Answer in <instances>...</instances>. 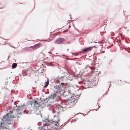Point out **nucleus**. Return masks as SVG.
<instances>
[{
    "label": "nucleus",
    "mask_w": 130,
    "mask_h": 130,
    "mask_svg": "<svg viewBox=\"0 0 130 130\" xmlns=\"http://www.w3.org/2000/svg\"><path fill=\"white\" fill-rule=\"evenodd\" d=\"M63 94L64 95L66 96L69 95H70L71 94V93L70 92V91L66 89L65 91L64 92Z\"/></svg>",
    "instance_id": "obj_9"
},
{
    "label": "nucleus",
    "mask_w": 130,
    "mask_h": 130,
    "mask_svg": "<svg viewBox=\"0 0 130 130\" xmlns=\"http://www.w3.org/2000/svg\"><path fill=\"white\" fill-rule=\"evenodd\" d=\"M59 120V117L57 116L50 121H48L46 123L44 122L43 123L44 125L43 126L42 130H49L50 128H57L59 126L58 122Z\"/></svg>",
    "instance_id": "obj_1"
},
{
    "label": "nucleus",
    "mask_w": 130,
    "mask_h": 130,
    "mask_svg": "<svg viewBox=\"0 0 130 130\" xmlns=\"http://www.w3.org/2000/svg\"><path fill=\"white\" fill-rule=\"evenodd\" d=\"M97 43V42H95V43Z\"/></svg>",
    "instance_id": "obj_22"
},
{
    "label": "nucleus",
    "mask_w": 130,
    "mask_h": 130,
    "mask_svg": "<svg viewBox=\"0 0 130 130\" xmlns=\"http://www.w3.org/2000/svg\"><path fill=\"white\" fill-rule=\"evenodd\" d=\"M64 40L65 39L64 38H59L54 41V43L56 44H60L63 43Z\"/></svg>",
    "instance_id": "obj_5"
},
{
    "label": "nucleus",
    "mask_w": 130,
    "mask_h": 130,
    "mask_svg": "<svg viewBox=\"0 0 130 130\" xmlns=\"http://www.w3.org/2000/svg\"><path fill=\"white\" fill-rule=\"evenodd\" d=\"M17 66V64L16 63H13L12 65V67L13 68H15Z\"/></svg>",
    "instance_id": "obj_13"
},
{
    "label": "nucleus",
    "mask_w": 130,
    "mask_h": 130,
    "mask_svg": "<svg viewBox=\"0 0 130 130\" xmlns=\"http://www.w3.org/2000/svg\"><path fill=\"white\" fill-rule=\"evenodd\" d=\"M68 73L69 74H67L68 75H67L66 76H67L68 77H69V76H70V75H69V73L68 72Z\"/></svg>",
    "instance_id": "obj_15"
},
{
    "label": "nucleus",
    "mask_w": 130,
    "mask_h": 130,
    "mask_svg": "<svg viewBox=\"0 0 130 130\" xmlns=\"http://www.w3.org/2000/svg\"><path fill=\"white\" fill-rule=\"evenodd\" d=\"M129 52V53H130V51H129V52Z\"/></svg>",
    "instance_id": "obj_21"
},
{
    "label": "nucleus",
    "mask_w": 130,
    "mask_h": 130,
    "mask_svg": "<svg viewBox=\"0 0 130 130\" xmlns=\"http://www.w3.org/2000/svg\"><path fill=\"white\" fill-rule=\"evenodd\" d=\"M0 130H1L0 129Z\"/></svg>",
    "instance_id": "obj_23"
},
{
    "label": "nucleus",
    "mask_w": 130,
    "mask_h": 130,
    "mask_svg": "<svg viewBox=\"0 0 130 130\" xmlns=\"http://www.w3.org/2000/svg\"><path fill=\"white\" fill-rule=\"evenodd\" d=\"M56 96V93L53 94L49 96L48 98L49 99H53Z\"/></svg>",
    "instance_id": "obj_11"
},
{
    "label": "nucleus",
    "mask_w": 130,
    "mask_h": 130,
    "mask_svg": "<svg viewBox=\"0 0 130 130\" xmlns=\"http://www.w3.org/2000/svg\"><path fill=\"white\" fill-rule=\"evenodd\" d=\"M54 91H57L60 88V87L59 85H56L54 86Z\"/></svg>",
    "instance_id": "obj_12"
},
{
    "label": "nucleus",
    "mask_w": 130,
    "mask_h": 130,
    "mask_svg": "<svg viewBox=\"0 0 130 130\" xmlns=\"http://www.w3.org/2000/svg\"><path fill=\"white\" fill-rule=\"evenodd\" d=\"M11 124V122L9 121V122L2 121L1 123H0V129L1 130L4 128H7L8 125Z\"/></svg>",
    "instance_id": "obj_4"
},
{
    "label": "nucleus",
    "mask_w": 130,
    "mask_h": 130,
    "mask_svg": "<svg viewBox=\"0 0 130 130\" xmlns=\"http://www.w3.org/2000/svg\"><path fill=\"white\" fill-rule=\"evenodd\" d=\"M59 79H60V80H62V78H59Z\"/></svg>",
    "instance_id": "obj_18"
},
{
    "label": "nucleus",
    "mask_w": 130,
    "mask_h": 130,
    "mask_svg": "<svg viewBox=\"0 0 130 130\" xmlns=\"http://www.w3.org/2000/svg\"><path fill=\"white\" fill-rule=\"evenodd\" d=\"M2 121L9 122V121L10 122H11L12 121L10 119L9 116H8L7 114L6 115L4 116L2 118Z\"/></svg>",
    "instance_id": "obj_6"
},
{
    "label": "nucleus",
    "mask_w": 130,
    "mask_h": 130,
    "mask_svg": "<svg viewBox=\"0 0 130 130\" xmlns=\"http://www.w3.org/2000/svg\"><path fill=\"white\" fill-rule=\"evenodd\" d=\"M20 109V107H18V109H14L12 111H10L7 114L10 119L11 118L17 119L22 114V110Z\"/></svg>",
    "instance_id": "obj_2"
},
{
    "label": "nucleus",
    "mask_w": 130,
    "mask_h": 130,
    "mask_svg": "<svg viewBox=\"0 0 130 130\" xmlns=\"http://www.w3.org/2000/svg\"><path fill=\"white\" fill-rule=\"evenodd\" d=\"M40 46V44H37L35 45L34 46H30L27 48L29 49L30 48H32L33 50H35L37 49Z\"/></svg>",
    "instance_id": "obj_8"
},
{
    "label": "nucleus",
    "mask_w": 130,
    "mask_h": 130,
    "mask_svg": "<svg viewBox=\"0 0 130 130\" xmlns=\"http://www.w3.org/2000/svg\"><path fill=\"white\" fill-rule=\"evenodd\" d=\"M43 127V126H42L41 127V130H42V128Z\"/></svg>",
    "instance_id": "obj_19"
},
{
    "label": "nucleus",
    "mask_w": 130,
    "mask_h": 130,
    "mask_svg": "<svg viewBox=\"0 0 130 130\" xmlns=\"http://www.w3.org/2000/svg\"><path fill=\"white\" fill-rule=\"evenodd\" d=\"M28 105H30L31 106L33 105L34 107L36 108L42 105L40 103H38L37 101L34 100H32L28 101Z\"/></svg>",
    "instance_id": "obj_3"
},
{
    "label": "nucleus",
    "mask_w": 130,
    "mask_h": 130,
    "mask_svg": "<svg viewBox=\"0 0 130 130\" xmlns=\"http://www.w3.org/2000/svg\"><path fill=\"white\" fill-rule=\"evenodd\" d=\"M66 89L71 93L74 90V86L69 84L66 85Z\"/></svg>",
    "instance_id": "obj_7"
},
{
    "label": "nucleus",
    "mask_w": 130,
    "mask_h": 130,
    "mask_svg": "<svg viewBox=\"0 0 130 130\" xmlns=\"http://www.w3.org/2000/svg\"><path fill=\"white\" fill-rule=\"evenodd\" d=\"M30 70H28V71H27V72H28V71H29Z\"/></svg>",
    "instance_id": "obj_20"
},
{
    "label": "nucleus",
    "mask_w": 130,
    "mask_h": 130,
    "mask_svg": "<svg viewBox=\"0 0 130 130\" xmlns=\"http://www.w3.org/2000/svg\"><path fill=\"white\" fill-rule=\"evenodd\" d=\"M81 83V82H78V83L79 84H80Z\"/></svg>",
    "instance_id": "obj_17"
},
{
    "label": "nucleus",
    "mask_w": 130,
    "mask_h": 130,
    "mask_svg": "<svg viewBox=\"0 0 130 130\" xmlns=\"http://www.w3.org/2000/svg\"><path fill=\"white\" fill-rule=\"evenodd\" d=\"M49 84V82L48 81H47L45 85L44 86L45 88H46L48 86Z\"/></svg>",
    "instance_id": "obj_14"
},
{
    "label": "nucleus",
    "mask_w": 130,
    "mask_h": 130,
    "mask_svg": "<svg viewBox=\"0 0 130 130\" xmlns=\"http://www.w3.org/2000/svg\"><path fill=\"white\" fill-rule=\"evenodd\" d=\"M92 47H90L87 48H85V49H84L83 50V51L85 52H86L90 51L92 49Z\"/></svg>",
    "instance_id": "obj_10"
},
{
    "label": "nucleus",
    "mask_w": 130,
    "mask_h": 130,
    "mask_svg": "<svg viewBox=\"0 0 130 130\" xmlns=\"http://www.w3.org/2000/svg\"><path fill=\"white\" fill-rule=\"evenodd\" d=\"M67 31V30H64V31L63 32H66Z\"/></svg>",
    "instance_id": "obj_16"
}]
</instances>
